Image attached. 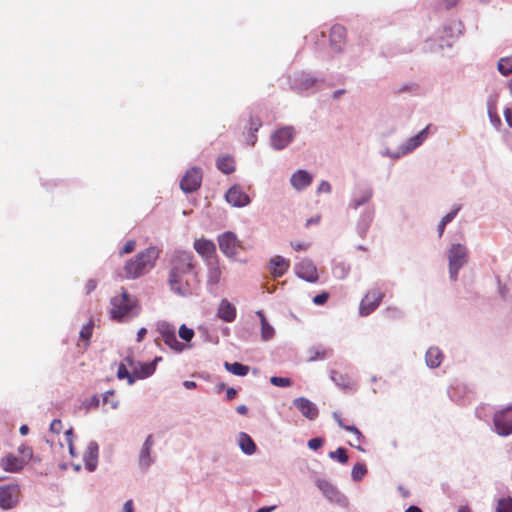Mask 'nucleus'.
<instances>
[{
    "label": "nucleus",
    "mask_w": 512,
    "mask_h": 512,
    "mask_svg": "<svg viewBox=\"0 0 512 512\" xmlns=\"http://www.w3.org/2000/svg\"><path fill=\"white\" fill-rule=\"evenodd\" d=\"M153 444L154 441L152 435H149L146 438L139 455V464L143 468H147L153 462V459L150 455Z\"/></svg>",
    "instance_id": "nucleus-22"
},
{
    "label": "nucleus",
    "mask_w": 512,
    "mask_h": 512,
    "mask_svg": "<svg viewBox=\"0 0 512 512\" xmlns=\"http://www.w3.org/2000/svg\"><path fill=\"white\" fill-rule=\"evenodd\" d=\"M460 208L457 207L455 209H453L452 211H450L449 213H447L443 218H442V222H444L445 224H448L450 223L457 215V213L459 212Z\"/></svg>",
    "instance_id": "nucleus-48"
},
{
    "label": "nucleus",
    "mask_w": 512,
    "mask_h": 512,
    "mask_svg": "<svg viewBox=\"0 0 512 512\" xmlns=\"http://www.w3.org/2000/svg\"><path fill=\"white\" fill-rule=\"evenodd\" d=\"M238 442L241 450L245 454L252 455L253 453H255L256 445L248 434L241 432L239 434Z\"/></svg>",
    "instance_id": "nucleus-26"
},
{
    "label": "nucleus",
    "mask_w": 512,
    "mask_h": 512,
    "mask_svg": "<svg viewBox=\"0 0 512 512\" xmlns=\"http://www.w3.org/2000/svg\"><path fill=\"white\" fill-rule=\"evenodd\" d=\"M123 512H133L132 500H128L125 502L124 507H123Z\"/></svg>",
    "instance_id": "nucleus-54"
},
{
    "label": "nucleus",
    "mask_w": 512,
    "mask_h": 512,
    "mask_svg": "<svg viewBox=\"0 0 512 512\" xmlns=\"http://www.w3.org/2000/svg\"><path fill=\"white\" fill-rule=\"evenodd\" d=\"M496 512H512V498L500 499Z\"/></svg>",
    "instance_id": "nucleus-38"
},
{
    "label": "nucleus",
    "mask_w": 512,
    "mask_h": 512,
    "mask_svg": "<svg viewBox=\"0 0 512 512\" xmlns=\"http://www.w3.org/2000/svg\"><path fill=\"white\" fill-rule=\"evenodd\" d=\"M493 423L499 435H510L512 433V407H507L496 412L493 417Z\"/></svg>",
    "instance_id": "nucleus-7"
},
{
    "label": "nucleus",
    "mask_w": 512,
    "mask_h": 512,
    "mask_svg": "<svg viewBox=\"0 0 512 512\" xmlns=\"http://www.w3.org/2000/svg\"><path fill=\"white\" fill-rule=\"evenodd\" d=\"M236 411L241 415H246L248 413V408L246 405H239L236 408Z\"/></svg>",
    "instance_id": "nucleus-56"
},
{
    "label": "nucleus",
    "mask_w": 512,
    "mask_h": 512,
    "mask_svg": "<svg viewBox=\"0 0 512 512\" xmlns=\"http://www.w3.org/2000/svg\"><path fill=\"white\" fill-rule=\"evenodd\" d=\"M372 197V192L369 191V190H365L363 192H361L359 195H356L351 203H350V206L353 208V209H357L358 207L366 204L367 202L370 201Z\"/></svg>",
    "instance_id": "nucleus-32"
},
{
    "label": "nucleus",
    "mask_w": 512,
    "mask_h": 512,
    "mask_svg": "<svg viewBox=\"0 0 512 512\" xmlns=\"http://www.w3.org/2000/svg\"><path fill=\"white\" fill-rule=\"evenodd\" d=\"M62 430H63L62 421L59 419L53 420L52 423L50 424V431L55 434H59Z\"/></svg>",
    "instance_id": "nucleus-47"
},
{
    "label": "nucleus",
    "mask_w": 512,
    "mask_h": 512,
    "mask_svg": "<svg viewBox=\"0 0 512 512\" xmlns=\"http://www.w3.org/2000/svg\"><path fill=\"white\" fill-rule=\"evenodd\" d=\"M136 247V241L135 240H128L122 249L120 250L119 254L122 256L124 254L132 253L135 250Z\"/></svg>",
    "instance_id": "nucleus-44"
},
{
    "label": "nucleus",
    "mask_w": 512,
    "mask_h": 512,
    "mask_svg": "<svg viewBox=\"0 0 512 512\" xmlns=\"http://www.w3.org/2000/svg\"><path fill=\"white\" fill-rule=\"evenodd\" d=\"M98 445L96 442H90L84 454V463L88 471H94L98 464Z\"/></svg>",
    "instance_id": "nucleus-20"
},
{
    "label": "nucleus",
    "mask_w": 512,
    "mask_h": 512,
    "mask_svg": "<svg viewBox=\"0 0 512 512\" xmlns=\"http://www.w3.org/2000/svg\"><path fill=\"white\" fill-rule=\"evenodd\" d=\"M373 219V211H369L366 215V223H365V229H367L369 223L372 221Z\"/></svg>",
    "instance_id": "nucleus-61"
},
{
    "label": "nucleus",
    "mask_w": 512,
    "mask_h": 512,
    "mask_svg": "<svg viewBox=\"0 0 512 512\" xmlns=\"http://www.w3.org/2000/svg\"><path fill=\"white\" fill-rule=\"evenodd\" d=\"M291 246L296 250V251H305L307 250L308 248V244L304 243V242H292L291 243Z\"/></svg>",
    "instance_id": "nucleus-50"
},
{
    "label": "nucleus",
    "mask_w": 512,
    "mask_h": 512,
    "mask_svg": "<svg viewBox=\"0 0 512 512\" xmlns=\"http://www.w3.org/2000/svg\"><path fill=\"white\" fill-rule=\"evenodd\" d=\"M257 316L261 322V338L264 341H268L274 337V328L268 323L266 317L262 311L257 312Z\"/></svg>",
    "instance_id": "nucleus-27"
},
{
    "label": "nucleus",
    "mask_w": 512,
    "mask_h": 512,
    "mask_svg": "<svg viewBox=\"0 0 512 512\" xmlns=\"http://www.w3.org/2000/svg\"><path fill=\"white\" fill-rule=\"evenodd\" d=\"M294 405L306 418L313 420L318 416L317 407L306 398H297L294 400Z\"/></svg>",
    "instance_id": "nucleus-19"
},
{
    "label": "nucleus",
    "mask_w": 512,
    "mask_h": 512,
    "mask_svg": "<svg viewBox=\"0 0 512 512\" xmlns=\"http://www.w3.org/2000/svg\"><path fill=\"white\" fill-rule=\"evenodd\" d=\"M318 487L328 496L331 497L332 494H335L336 491L332 485H330L326 481H321L318 484Z\"/></svg>",
    "instance_id": "nucleus-43"
},
{
    "label": "nucleus",
    "mask_w": 512,
    "mask_h": 512,
    "mask_svg": "<svg viewBox=\"0 0 512 512\" xmlns=\"http://www.w3.org/2000/svg\"><path fill=\"white\" fill-rule=\"evenodd\" d=\"M26 465L19 456L8 453L0 459V467L10 473H18L23 470Z\"/></svg>",
    "instance_id": "nucleus-13"
},
{
    "label": "nucleus",
    "mask_w": 512,
    "mask_h": 512,
    "mask_svg": "<svg viewBox=\"0 0 512 512\" xmlns=\"http://www.w3.org/2000/svg\"><path fill=\"white\" fill-rule=\"evenodd\" d=\"M217 168L224 174H230L235 170V160L231 156H222L217 159Z\"/></svg>",
    "instance_id": "nucleus-29"
},
{
    "label": "nucleus",
    "mask_w": 512,
    "mask_h": 512,
    "mask_svg": "<svg viewBox=\"0 0 512 512\" xmlns=\"http://www.w3.org/2000/svg\"><path fill=\"white\" fill-rule=\"evenodd\" d=\"M331 191V185L327 181H322L318 186V192L329 193Z\"/></svg>",
    "instance_id": "nucleus-51"
},
{
    "label": "nucleus",
    "mask_w": 512,
    "mask_h": 512,
    "mask_svg": "<svg viewBox=\"0 0 512 512\" xmlns=\"http://www.w3.org/2000/svg\"><path fill=\"white\" fill-rule=\"evenodd\" d=\"M20 486L16 483H9L0 486V508L10 510L15 508L20 501Z\"/></svg>",
    "instance_id": "nucleus-6"
},
{
    "label": "nucleus",
    "mask_w": 512,
    "mask_h": 512,
    "mask_svg": "<svg viewBox=\"0 0 512 512\" xmlns=\"http://www.w3.org/2000/svg\"><path fill=\"white\" fill-rule=\"evenodd\" d=\"M260 127H261L260 119L251 117L250 118V130L257 132Z\"/></svg>",
    "instance_id": "nucleus-49"
},
{
    "label": "nucleus",
    "mask_w": 512,
    "mask_h": 512,
    "mask_svg": "<svg viewBox=\"0 0 512 512\" xmlns=\"http://www.w3.org/2000/svg\"><path fill=\"white\" fill-rule=\"evenodd\" d=\"M224 367L230 373L237 376H245L249 372V367L238 362L229 363L225 362Z\"/></svg>",
    "instance_id": "nucleus-30"
},
{
    "label": "nucleus",
    "mask_w": 512,
    "mask_h": 512,
    "mask_svg": "<svg viewBox=\"0 0 512 512\" xmlns=\"http://www.w3.org/2000/svg\"><path fill=\"white\" fill-rule=\"evenodd\" d=\"M445 4H446V7L448 9L456 6V4L458 3V0H444Z\"/></svg>",
    "instance_id": "nucleus-59"
},
{
    "label": "nucleus",
    "mask_w": 512,
    "mask_h": 512,
    "mask_svg": "<svg viewBox=\"0 0 512 512\" xmlns=\"http://www.w3.org/2000/svg\"><path fill=\"white\" fill-rule=\"evenodd\" d=\"M446 225L447 224H445L444 222L440 221V223L438 225V235H439V237H441L443 235Z\"/></svg>",
    "instance_id": "nucleus-58"
},
{
    "label": "nucleus",
    "mask_w": 512,
    "mask_h": 512,
    "mask_svg": "<svg viewBox=\"0 0 512 512\" xmlns=\"http://www.w3.org/2000/svg\"><path fill=\"white\" fill-rule=\"evenodd\" d=\"M193 248L203 259H205L206 263L209 260L218 258L216 255V245L212 240L205 238L196 239L193 243Z\"/></svg>",
    "instance_id": "nucleus-10"
},
{
    "label": "nucleus",
    "mask_w": 512,
    "mask_h": 512,
    "mask_svg": "<svg viewBox=\"0 0 512 512\" xmlns=\"http://www.w3.org/2000/svg\"><path fill=\"white\" fill-rule=\"evenodd\" d=\"M289 267V260L279 255L274 256L269 262V271L274 278L282 277Z\"/></svg>",
    "instance_id": "nucleus-18"
},
{
    "label": "nucleus",
    "mask_w": 512,
    "mask_h": 512,
    "mask_svg": "<svg viewBox=\"0 0 512 512\" xmlns=\"http://www.w3.org/2000/svg\"><path fill=\"white\" fill-rule=\"evenodd\" d=\"M290 182L299 191L312 183V176L305 170H298L291 176Z\"/></svg>",
    "instance_id": "nucleus-21"
},
{
    "label": "nucleus",
    "mask_w": 512,
    "mask_h": 512,
    "mask_svg": "<svg viewBox=\"0 0 512 512\" xmlns=\"http://www.w3.org/2000/svg\"><path fill=\"white\" fill-rule=\"evenodd\" d=\"M167 283L170 290L181 297H188L195 292L199 284V273L192 252L175 250L170 255Z\"/></svg>",
    "instance_id": "nucleus-1"
},
{
    "label": "nucleus",
    "mask_w": 512,
    "mask_h": 512,
    "mask_svg": "<svg viewBox=\"0 0 512 512\" xmlns=\"http://www.w3.org/2000/svg\"><path fill=\"white\" fill-rule=\"evenodd\" d=\"M458 512H471L470 508L466 505L460 506Z\"/></svg>",
    "instance_id": "nucleus-64"
},
{
    "label": "nucleus",
    "mask_w": 512,
    "mask_h": 512,
    "mask_svg": "<svg viewBox=\"0 0 512 512\" xmlns=\"http://www.w3.org/2000/svg\"><path fill=\"white\" fill-rule=\"evenodd\" d=\"M93 324L89 323L85 325L80 331V337L88 342L92 336Z\"/></svg>",
    "instance_id": "nucleus-42"
},
{
    "label": "nucleus",
    "mask_w": 512,
    "mask_h": 512,
    "mask_svg": "<svg viewBox=\"0 0 512 512\" xmlns=\"http://www.w3.org/2000/svg\"><path fill=\"white\" fill-rule=\"evenodd\" d=\"M217 315L225 322H232L236 318V309L227 300L223 299L219 304Z\"/></svg>",
    "instance_id": "nucleus-23"
},
{
    "label": "nucleus",
    "mask_w": 512,
    "mask_h": 512,
    "mask_svg": "<svg viewBox=\"0 0 512 512\" xmlns=\"http://www.w3.org/2000/svg\"><path fill=\"white\" fill-rule=\"evenodd\" d=\"M18 452L20 454V458L24 461V464L27 465L30 460L33 458V450L30 446L22 444L18 447Z\"/></svg>",
    "instance_id": "nucleus-34"
},
{
    "label": "nucleus",
    "mask_w": 512,
    "mask_h": 512,
    "mask_svg": "<svg viewBox=\"0 0 512 512\" xmlns=\"http://www.w3.org/2000/svg\"><path fill=\"white\" fill-rule=\"evenodd\" d=\"M328 298L329 294L327 292H322L313 298V303L315 305H323L327 302Z\"/></svg>",
    "instance_id": "nucleus-46"
},
{
    "label": "nucleus",
    "mask_w": 512,
    "mask_h": 512,
    "mask_svg": "<svg viewBox=\"0 0 512 512\" xmlns=\"http://www.w3.org/2000/svg\"><path fill=\"white\" fill-rule=\"evenodd\" d=\"M320 221V216H317L316 218H310L306 222V226L309 227L311 224H317Z\"/></svg>",
    "instance_id": "nucleus-60"
},
{
    "label": "nucleus",
    "mask_w": 512,
    "mask_h": 512,
    "mask_svg": "<svg viewBox=\"0 0 512 512\" xmlns=\"http://www.w3.org/2000/svg\"><path fill=\"white\" fill-rule=\"evenodd\" d=\"M367 473V467L363 463H357L353 466L351 476L354 481L361 480Z\"/></svg>",
    "instance_id": "nucleus-33"
},
{
    "label": "nucleus",
    "mask_w": 512,
    "mask_h": 512,
    "mask_svg": "<svg viewBox=\"0 0 512 512\" xmlns=\"http://www.w3.org/2000/svg\"><path fill=\"white\" fill-rule=\"evenodd\" d=\"M117 377L119 379H127L129 384H132L134 382V378L128 371L127 365L125 363H120V365L118 366Z\"/></svg>",
    "instance_id": "nucleus-36"
},
{
    "label": "nucleus",
    "mask_w": 512,
    "mask_h": 512,
    "mask_svg": "<svg viewBox=\"0 0 512 512\" xmlns=\"http://www.w3.org/2000/svg\"><path fill=\"white\" fill-rule=\"evenodd\" d=\"M270 382L273 385L278 386V387H288L292 384V381L290 378L278 377V376L271 377Z\"/></svg>",
    "instance_id": "nucleus-41"
},
{
    "label": "nucleus",
    "mask_w": 512,
    "mask_h": 512,
    "mask_svg": "<svg viewBox=\"0 0 512 512\" xmlns=\"http://www.w3.org/2000/svg\"><path fill=\"white\" fill-rule=\"evenodd\" d=\"M296 274L308 282H316L318 280L317 269L309 260H303L296 266Z\"/></svg>",
    "instance_id": "nucleus-14"
},
{
    "label": "nucleus",
    "mask_w": 512,
    "mask_h": 512,
    "mask_svg": "<svg viewBox=\"0 0 512 512\" xmlns=\"http://www.w3.org/2000/svg\"><path fill=\"white\" fill-rule=\"evenodd\" d=\"M383 299V294L377 290H370L362 299L359 307L360 314L362 316H367L371 312H373L381 303Z\"/></svg>",
    "instance_id": "nucleus-9"
},
{
    "label": "nucleus",
    "mask_w": 512,
    "mask_h": 512,
    "mask_svg": "<svg viewBox=\"0 0 512 512\" xmlns=\"http://www.w3.org/2000/svg\"><path fill=\"white\" fill-rule=\"evenodd\" d=\"M202 182V172L200 168L193 167L186 172L180 182L181 189L186 193H191L200 188Z\"/></svg>",
    "instance_id": "nucleus-8"
},
{
    "label": "nucleus",
    "mask_w": 512,
    "mask_h": 512,
    "mask_svg": "<svg viewBox=\"0 0 512 512\" xmlns=\"http://www.w3.org/2000/svg\"><path fill=\"white\" fill-rule=\"evenodd\" d=\"M236 395V390L234 388H229L226 391V396L229 400L233 399Z\"/></svg>",
    "instance_id": "nucleus-57"
},
{
    "label": "nucleus",
    "mask_w": 512,
    "mask_h": 512,
    "mask_svg": "<svg viewBox=\"0 0 512 512\" xmlns=\"http://www.w3.org/2000/svg\"><path fill=\"white\" fill-rule=\"evenodd\" d=\"M426 364L431 368L439 367L443 360V354L437 347H430L425 355Z\"/></svg>",
    "instance_id": "nucleus-25"
},
{
    "label": "nucleus",
    "mask_w": 512,
    "mask_h": 512,
    "mask_svg": "<svg viewBox=\"0 0 512 512\" xmlns=\"http://www.w3.org/2000/svg\"><path fill=\"white\" fill-rule=\"evenodd\" d=\"M110 306V316L117 321H128L137 316L140 311L137 299L125 290L111 299Z\"/></svg>",
    "instance_id": "nucleus-3"
},
{
    "label": "nucleus",
    "mask_w": 512,
    "mask_h": 512,
    "mask_svg": "<svg viewBox=\"0 0 512 512\" xmlns=\"http://www.w3.org/2000/svg\"><path fill=\"white\" fill-rule=\"evenodd\" d=\"M73 436L74 435H73V429L72 428H69L68 430L65 431V442L68 445L70 455L72 457H76L77 454L75 452V447H74V444H73Z\"/></svg>",
    "instance_id": "nucleus-37"
},
{
    "label": "nucleus",
    "mask_w": 512,
    "mask_h": 512,
    "mask_svg": "<svg viewBox=\"0 0 512 512\" xmlns=\"http://www.w3.org/2000/svg\"><path fill=\"white\" fill-rule=\"evenodd\" d=\"M146 334H147L146 328H140L137 332V341L141 342Z\"/></svg>",
    "instance_id": "nucleus-55"
},
{
    "label": "nucleus",
    "mask_w": 512,
    "mask_h": 512,
    "mask_svg": "<svg viewBox=\"0 0 512 512\" xmlns=\"http://www.w3.org/2000/svg\"><path fill=\"white\" fill-rule=\"evenodd\" d=\"M179 336L184 341H191V339L194 337V331L191 328H188L186 325H181L179 328Z\"/></svg>",
    "instance_id": "nucleus-40"
},
{
    "label": "nucleus",
    "mask_w": 512,
    "mask_h": 512,
    "mask_svg": "<svg viewBox=\"0 0 512 512\" xmlns=\"http://www.w3.org/2000/svg\"><path fill=\"white\" fill-rule=\"evenodd\" d=\"M329 457L331 459L337 460L338 462H340L342 464H346L349 459L347 451L342 447L337 448L335 451H331L329 453Z\"/></svg>",
    "instance_id": "nucleus-35"
},
{
    "label": "nucleus",
    "mask_w": 512,
    "mask_h": 512,
    "mask_svg": "<svg viewBox=\"0 0 512 512\" xmlns=\"http://www.w3.org/2000/svg\"><path fill=\"white\" fill-rule=\"evenodd\" d=\"M184 386L187 388V389H193L196 387V383L194 381H185L184 382Z\"/></svg>",
    "instance_id": "nucleus-62"
},
{
    "label": "nucleus",
    "mask_w": 512,
    "mask_h": 512,
    "mask_svg": "<svg viewBox=\"0 0 512 512\" xmlns=\"http://www.w3.org/2000/svg\"><path fill=\"white\" fill-rule=\"evenodd\" d=\"M220 251L227 257H235L244 247L234 232L226 231L217 238Z\"/></svg>",
    "instance_id": "nucleus-4"
},
{
    "label": "nucleus",
    "mask_w": 512,
    "mask_h": 512,
    "mask_svg": "<svg viewBox=\"0 0 512 512\" xmlns=\"http://www.w3.org/2000/svg\"><path fill=\"white\" fill-rule=\"evenodd\" d=\"M160 360H161L160 357H156L152 362L139 364V366H140L139 369L133 368L134 375L140 379L147 378V377L151 376L156 370L157 362Z\"/></svg>",
    "instance_id": "nucleus-24"
},
{
    "label": "nucleus",
    "mask_w": 512,
    "mask_h": 512,
    "mask_svg": "<svg viewBox=\"0 0 512 512\" xmlns=\"http://www.w3.org/2000/svg\"><path fill=\"white\" fill-rule=\"evenodd\" d=\"M346 39V29L341 25H334L330 30V46L335 52H341Z\"/></svg>",
    "instance_id": "nucleus-15"
},
{
    "label": "nucleus",
    "mask_w": 512,
    "mask_h": 512,
    "mask_svg": "<svg viewBox=\"0 0 512 512\" xmlns=\"http://www.w3.org/2000/svg\"><path fill=\"white\" fill-rule=\"evenodd\" d=\"M161 250L156 246H150L128 260L123 268L124 277L136 279L149 272L159 258Z\"/></svg>",
    "instance_id": "nucleus-2"
},
{
    "label": "nucleus",
    "mask_w": 512,
    "mask_h": 512,
    "mask_svg": "<svg viewBox=\"0 0 512 512\" xmlns=\"http://www.w3.org/2000/svg\"><path fill=\"white\" fill-rule=\"evenodd\" d=\"M405 512H422L421 509L417 506H410Z\"/></svg>",
    "instance_id": "nucleus-63"
},
{
    "label": "nucleus",
    "mask_w": 512,
    "mask_h": 512,
    "mask_svg": "<svg viewBox=\"0 0 512 512\" xmlns=\"http://www.w3.org/2000/svg\"><path fill=\"white\" fill-rule=\"evenodd\" d=\"M426 130H427V128L423 129L419 134H417L415 137L410 139L408 150L415 149L423 142L425 135H426Z\"/></svg>",
    "instance_id": "nucleus-39"
},
{
    "label": "nucleus",
    "mask_w": 512,
    "mask_h": 512,
    "mask_svg": "<svg viewBox=\"0 0 512 512\" xmlns=\"http://www.w3.org/2000/svg\"><path fill=\"white\" fill-rule=\"evenodd\" d=\"M497 70L503 76L512 74V55L501 57L497 62Z\"/></svg>",
    "instance_id": "nucleus-31"
},
{
    "label": "nucleus",
    "mask_w": 512,
    "mask_h": 512,
    "mask_svg": "<svg viewBox=\"0 0 512 512\" xmlns=\"http://www.w3.org/2000/svg\"><path fill=\"white\" fill-rule=\"evenodd\" d=\"M504 117L507 124L512 127V108H506L504 110Z\"/></svg>",
    "instance_id": "nucleus-52"
},
{
    "label": "nucleus",
    "mask_w": 512,
    "mask_h": 512,
    "mask_svg": "<svg viewBox=\"0 0 512 512\" xmlns=\"http://www.w3.org/2000/svg\"><path fill=\"white\" fill-rule=\"evenodd\" d=\"M449 272L452 280L457 279L458 271L467 262V249L461 244H453L449 250Z\"/></svg>",
    "instance_id": "nucleus-5"
},
{
    "label": "nucleus",
    "mask_w": 512,
    "mask_h": 512,
    "mask_svg": "<svg viewBox=\"0 0 512 512\" xmlns=\"http://www.w3.org/2000/svg\"><path fill=\"white\" fill-rule=\"evenodd\" d=\"M160 334L164 343L175 351H181L183 344L176 338L175 328L169 324H162L160 326Z\"/></svg>",
    "instance_id": "nucleus-12"
},
{
    "label": "nucleus",
    "mask_w": 512,
    "mask_h": 512,
    "mask_svg": "<svg viewBox=\"0 0 512 512\" xmlns=\"http://www.w3.org/2000/svg\"><path fill=\"white\" fill-rule=\"evenodd\" d=\"M334 418L336 419L338 425L351 432V433H354L356 435V443L357 444H353V443H350L351 446L357 448L358 450L360 451H364V449L361 448L360 444H361V439L363 438V435L361 434V432L359 431V429L355 426H349V425H345L343 420L335 413L334 414Z\"/></svg>",
    "instance_id": "nucleus-28"
},
{
    "label": "nucleus",
    "mask_w": 512,
    "mask_h": 512,
    "mask_svg": "<svg viewBox=\"0 0 512 512\" xmlns=\"http://www.w3.org/2000/svg\"><path fill=\"white\" fill-rule=\"evenodd\" d=\"M293 127H283L275 131L271 136V143L275 149L285 148L294 137Z\"/></svg>",
    "instance_id": "nucleus-11"
},
{
    "label": "nucleus",
    "mask_w": 512,
    "mask_h": 512,
    "mask_svg": "<svg viewBox=\"0 0 512 512\" xmlns=\"http://www.w3.org/2000/svg\"><path fill=\"white\" fill-rule=\"evenodd\" d=\"M225 197L227 202L235 207H244L250 202L248 195L238 186L231 187Z\"/></svg>",
    "instance_id": "nucleus-16"
},
{
    "label": "nucleus",
    "mask_w": 512,
    "mask_h": 512,
    "mask_svg": "<svg viewBox=\"0 0 512 512\" xmlns=\"http://www.w3.org/2000/svg\"><path fill=\"white\" fill-rule=\"evenodd\" d=\"M324 440L322 438H312L308 441V447L312 450H317L322 447Z\"/></svg>",
    "instance_id": "nucleus-45"
},
{
    "label": "nucleus",
    "mask_w": 512,
    "mask_h": 512,
    "mask_svg": "<svg viewBox=\"0 0 512 512\" xmlns=\"http://www.w3.org/2000/svg\"><path fill=\"white\" fill-rule=\"evenodd\" d=\"M207 285L216 286L221 281L222 268L218 258L209 260L207 263Z\"/></svg>",
    "instance_id": "nucleus-17"
},
{
    "label": "nucleus",
    "mask_w": 512,
    "mask_h": 512,
    "mask_svg": "<svg viewBox=\"0 0 512 512\" xmlns=\"http://www.w3.org/2000/svg\"><path fill=\"white\" fill-rule=\"evenodd\" d=\"M96 286H97V283H96V281H95V280H92V279H91V280H89V281L86 283V286H85V287H86V292H87V293L92 292V291L96 288Z\"/></svg>",
    "instance_id": "nucleus-53"
}]
</instances>
